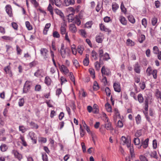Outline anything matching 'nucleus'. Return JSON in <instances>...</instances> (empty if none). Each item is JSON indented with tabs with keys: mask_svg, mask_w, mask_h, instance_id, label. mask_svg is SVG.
Wrapping results in <instances>:
<instances>
[{
	"mask_svg": "<svg viewBox=\"0 0 161 161\" xmlns=\"http://www.w3.org/2000/svg\"><path fill=\"white\" fill-rule=\"evenodd\" d=\"M25 25L28 30H31L32 29V26L31 25L29 22L26 21L25 22Z\"/></svg>",
	"mask_w": 161,
	"mask_h": 161,
	"instance_id": "a18cd8bd",
	"label": "nucleus"
},
{
	"mask_svg": "<svg viewBox=\"0 0 161 161\" xmlns=\"http://www.w3.org/2000/svg\"><path fill=\"white\" fill-rule=\"evenodd\" d=\"M12 153L14 154L15 157L20 161L22 158V155L16 150H13L12 151Z\"/></svg>",
	"mask_w": 161,
	"mask_h": 161,
	"instance_id": "423d86ee",
	"label": "nucleus"
},
{
	"mask_svg": "<svg viewBox=\"0 0 161 161\" xmlns=\"http://www.w3.org/2000/svg\"><path fill=\"white\" fill-rule=\"evenodd\" d=\"M19 130L21 131L22 133H25L27 130L25 127L23 125L19 126Z\"/></svg>",
	"mask_w": 161,
	"mask_h": 161,
	"instance_id": "c03bdc74",
	"label": "nucleus"
},
{
	"mask_svg": "<svg viewBox=\"0 0 161 161\" xmlns=\"http://www.w3.org/2000/svg\"><path fill=\"white\" fill-rule=\"evenodd\" d=\"M148 101L147 99L145 100L144 109L146 111H147L148 109Z\"/></svg>",
	"mask_w": 161,
	"mask_h": 161,
	"instance_id": "8fccbe9b",
	"label": "nucleus"
},
{
	"mask_svg": "<svg viewBox=\"0 0 161 161\" xmlns=\"http://www.w3.org/2000/svg\"><path fill=\"white\" fill-rule=\"evenodd\" d=\"M97 53L94 50H93L91 53V58L92 60H96L97 59Z\"/></svg>",
	"mask_w": 161,
	"mask_h": 161,
	"instance_id": "4be33fe9",
	"label": "nucleus"
},
{
	"mask_svg": "<svg viewBox=\"0 0 161 161\" xmlns=\"http://www.w3.org/2000/svg\"><path fill=\"white\" fill-rule=\"evenodd\" d=\"M119 20L121 23L123 25H126L127 20L125 17L123 16H120L119 17Z\"/></svg>",
	"mask_w": 161,
	"mask_h": 161,
	"instance_id": "b1692460",
	"label": "nucleus"
},
{
	"mask_svg": "<svg viewBox=\"0 0 161 161\" xmlns=\"http://www.w3.org/2000/svg\"><path fill=\"white\" fill-rule=\"evenodd\" d=\"M157 71L156 69H154L153 70L152 74L153 75V78L154 79H156L157 78Z\"/></svg>",
	"mask_w": 161,
	"mask_h": 161,
	"instance_id": "6e6d98bb",
	"label": "nucleus"
},
{
	"mask_svg": "<svg viewBox=\"0 0 161 161\" xmlns=\"http://www.w3.org/2000/svg\"><path fill=\"white\" fill-rule=\"evenodd\" d=\"M73 14H70L68 16V21L69 22H72L74 19V18L73 17Z\"/></svg>",
	"mask_w": 161,
	"mask_h": 161,
	"instance_id": "774afa93",
	"label": "nucleus"
},
{
	"mask_svg": "<svg viewBox=\"0 0 161 161\" xmlns=\"http://www.w3.org/2000/svg\"><path fill=\"white\" fill-rule=\"evenodd\" d=\"M52 80L51 78L48 76H47L45 77L44 80V83L47 86L51 85Z\"/></svg>",
	"mask_w": 161,
	"mask_h": 161,
	"instance_id": "f3484780",
	"label": "nucleus"
},
{
	"mask_svg": "<svg viewBox=\"0 0 161 161\" xmlns=\"http://www.w3.org/2000/svg\"><path fill=\"white\" fill-rule=\"evenodd\" d=\"M138 100L140 103H142L143 102L144 98L142 95L141 94H139L137 96Z\"/></svg>",
	"mask_w": 161,
	"mask_h": 161,
	"instance_id": "2f4dec72",
	"label": "nucleus"
},
{
	"mask_svg": "<svg viewBox=\"0 0 161 161\" xmlns=\"http://www.w3.org/2000/svg\"><path fill=\"white\" fill-rule=\"evenodd\" d=\"M110 59V58L109 57V54L106 53L103 54V56L101 59H103V60L107 61Z\"/></svg>",
	"mask_w": 161,
	"mask_h": 161,
	"instance_id": "c756f323",
	"label": "nucleus"
},
{
	"mask_svg": "<svg viewBox=\"0 0 161 161\" xmlns=\"http://www.w3.org/2000/svg\"><path fill=\"white\" fill-rule=\"evenodd\" d=\"M42 157L43 161H48L47 156L45 153H42Z\"/></svg>",
	"mask_w": 161,
	"mask_h": 161,
	"instance_id": "603ef678",
	"label": "nucleus"
},
{
	"mask_svg": "<svg viewBox=\"0 0 161 161\" xmlns=\"http://www.w3.org/2000/svg\"><path fill=\"white\" fill-rule=\"evenodd\" d=\"M64 44H62L60 49V53L61 56L62 58H64L69 57L70 54V50L68 48H64Z\"/></svg>",
	"mask_w": 161,
	"mask_h": 161,
	"instance_id": "f257e3e1",
	"label": "nucleus"
},
{
	"mask_svg": "<svg viewBox=\"0 0 161 161\" xmlns=\"http://www.w3.org/2000/svg\"><path fill=\"white\" fill-rule=\"evenodd\" d=\"M98 53L99 54V57L100 58V61H101V59H102L104 54L103 51L102 49H100L99 50Z\"/></svg>",
	"mask_w": 161,
	"mask_h": 161,
	"instance_id": "de8ad7c7",
	"label": "nucleus"
},
{
	"mask_svg": "<svg viewBox=\"0 0 161 161\" xmlns=\"http://www.w3.org/2000/svg\"><path fill=\"white\" fill-rule=\"evenodd\" d=\"M104 120L105 122V127L108 130L112 131L113 130V128L112 126L111 122L109 121V119L108 118L107 115L104 114H103Z\"/></svg>",
	"mask_w": 161,
	"mask_h": 161,
	"instance_id": "f03ea898",
	"label": "nucleus"
},
{
	"mask_svg": "<svg viewBox=\"0 0 161 161\" xmlns=\"http://www.w3.org/2000/svg\"><path fill=\"white\" fill-rule=\"evenodd\" d=\"M113 87L114 91L119 92L121 91V87L120 83L118 82H115L113 84Z\"/></svg>",
	"mask_w": 161,
	"mask_h": 161,
	"instance_id": "6e6552de",
	"label": "nucleus"
},
{
	"mask_svg": "<svg viewBox=\"0 0 161 161\" xmlns=\"http://www.w3.org/2000/svg\"><path fill=\"white\" fill-rule=\"evenodd\" d=\"M105 107L108 112H111L112 111L111 107L109 103H107L105 105Z\"/></svg>",
	"mask_w": 161,
	"mask_h": 161,
	"instance_id": "49530a36",
	"label": "nucleus"
},
{
	"mask_svg": "<svg viewBox=\"0 0 161 161\" xmlns=\"http://www.w3.org/2000/svg\"><path fill=\"white\" fill-rule=\"evenodd\" d=\"M105 92L107 96H109L111 94V91L109 87H107L105 89Z\"/></svg>",
	"mask_w": 161,
	"mask_h": 161,
	"instance_id": "69168bd1",
	"label": "nucleus"
},
{
	"mask_svg": "<svg viewBox=\"0 0 161 161\" xmlns=\"http://www.w3.org/2000/svg\"><path fill=\"white\" fill-rule=\"evenodd\" d=\"M89 55L86 54V58L83 61V63L84 65L87 66L89 64Z\"/></svg>",
	"mask_w": 161,
	"mask_h": 161,
	"instance_id": "a211bd4d",
	"label": "nucleus"
},
{
	"mask_svg": "<svg viewBox=\"0 0 161 161\" xmlns=\"http://www.w3.org/2000/svg\"><path fill=\"white\" fill-rule=\"evenodd\" d=\"M145 39V36L144 35H141L138 39V41L140 43H142Z\"/></svg>",
	"mask_w": 161,
	"mask_h": 161,
	"instance_id": "a19ab883",
	"label": "nucleus"
},
{
	"mask_svg": "<svg viewBox=\"0 0 161 161\" xmlns=\"http://www.w3.org/2000/svg\"><path fill=\"white\" fill-rule=\"evenodd\" d=\"M101 72L103 76V75H108L110 74L109 70L108 69H106L104 66L102 67Z\"/></svg>",
	"mask_w": 161,
	"mask_h": 161,
	"instance_id": "f8f14e48",
	"label": "nucleus"
},
{
	"mask_svg": "<svg viewBox=\"0 0 161 161\" xmlns=\"http://www.w3.org/2000/svg\"><path fill=\"white\" fill-rule=\"evenodd\" d=\"M73 64L75 66V67L77 68L79 66V63L78 61L75 59H74L73 60Z\"/></svg>",
	"mask_w": 161,
	"mask_h": 161,
	"instance_id": "0e129e2a",
	"label": "nucleus"
},
{
	"mask_svg": "<svg viewBox=\"0 0 161 161\" xmlns=\"http://www.w3.org/2000/svg\"><path fill=\"white\" fill-rule=\"evenodd\" d=\"M47 9L48 11L53 16V8L51 4L50 3H49L48 6L47 8Z\"/></svg>",
	"mask_w": 161,
	"mask_h": 161,
	"instance_id": "f704fd0d",
	"label": "nucleus"
},
{
	"mask_svg": "<svg viewBox=\"0 0 161 161\" xmlns=\"http://www.w3.org/2000/svg\"><path fill=\"white\" fill-rule=\"evenodd\" d=\"M153 53L155 54H157L160 51H159V49L157 46H154L153 47Z\"/></svg>",
	"mask_w": 161,
	"mask_h": 161,
	"instance_id": "bf43d9fd",
	"label": "nucleus"
},
{
	"mask_svg": "<svg viewBox=\"0 0 161 161\" xmlns=\"http://www.w3.org/2000/svg\"><path fill=\"white\" fill-rule=\"evenodd\" d=\"M135 119L136 124L137 125L140 124L141 122V117L140 115L138 114L137 116L135 117Z\"/></svg>",
	"mask_w": 161,
	"mask_h": 161,
	"instance_id": "cd10ccee",
	"label": "nucleus"
},
{
	"mask_svg": "<svg viewBox=\"0 0 161 161\" xmlns=\"http://www.w3.org/2000/svg\"><path fill=\"white\" fill-rule=\"evenodd\" d=\"M69 77L71 80L73 82L74 84L75 85V82L74 77L72 73L70 72L69 74Z\"/></svg>",
	"mask_w": 161,
	"mask_h": 161,
	"instance_id": "5fc2aeb1",
	"label": "nucleus"
},
{
	"mask_svg": "<svg viewBox=\"0 0 161 161\" xmlns=\"http://www.w3.org/2000/svg\"><path fill=\"white\" fill-rule=\"evenodd\" d=\"M134 143L136 145H139L140 143V140L138 138H135L134 139Z\"/></svg>",
	"mask_w": 161,
	"mask_h": 161,
	"instance_id": "864d4df0",
	"label": "nucleus"
},
{
	"mask_svg": "<svg viewBox=\"0 0 161 161\" xmlns=\"http://www.w3.org/2000/svg\"><path fill=\"white\" fill-rule=\"evenodd\" d=\"M59 68L60 71L63 72L65 74H66L69 72V70L67 67L64 65L60 66Z\"/></svg>",
	"mask_w": 161,
	"mask_h": 161,
	"instance_id": "ddd939ff",
	"label": "nucleus"
},
{
	"mask_svg": "<svg viewBox=\"0 0 161 161\" xmlns=\"http://www.w3.org/2000/svg\"><path fill=\"white\" fill-rule=\"evenodd\" d=\"M103 36L102 34H100V35L98 36H97L96 37V42L98 43H101L103 40Z\"/></svg>",
	"mask_w": 161,
	"mask_h": 161,
	"instance_id": "6ab92c4d",
	"label": "nucleus"
},
{
	"mask_svg": "<svg viewBox=\"0 0 161 161\" xmlns=\"http://www.w3.org/2000/svg\"><path fill=\"white\" fill-rule=\"evenodd\" d=\"M19 139L22 141V144L24 146H27V143L25 141V138L24 136H23L21 135H20V136L19 137Z\"/></svg>",
	"mask_w": 161,
	"mask_h": 161,
	"instance_id": "37998d69",
	"label": "nucleus"
},
{
	"mask_svg": "<svg viewBox=\"0 0 161 161\" xmlns=\"http://www.w3.org/2000/svg\"><path fill=\"white\" fill-rule=\"evenodd\" d=\"M84 49L83 47L80 45H79L78 46L77 48V51L81 55L83 51L84 50Z\"/></svg>",
	"mask_w": 161,
	"mask_h": 161,
	"instance_id": "ea45409f",
	"label": "nucleus"
},
{
	"mask_svg": "<svg viewBox=\"0 0 161 161\" xmlns=\"http://www.w3.org/2000/svg\"><path fill=\"white\" fill-rule=\"evenodd\" d=\"M24 103V100L23 98H21L19 99L18 104L19 106L22 107L23 106Z\"/></svg>",
	"mask_w": 161,
	"mask_h": 161,
	"instance_id": "4d7b16f0",
	"label": "nucleus"
},
{
	"mask_svg": "<svg viewBox=\"0 0 161 161\" xmlns=\"http://www.w3.org/2000/svg\"><path fill=\"white\" fill-rule=\"evenodd\" d=\"M92 21H90L87 22L85 25V27L87 28H89L91 27L92 25Z\"/></svg>",
	"mask_w": 161,
	"mask_h": 161,
	"instance_id": "4c0bfd02",
	"label": "nucleus"
},
{
	"mask_svg": "<svg viewBox=\"0 0 161 161\" xmlns=\"http://www.w3.org/2000/svg\"><path fill=\"white\" fill-rule=\"evenodd\" d=\"M89 72L91 75L93 79L95 78V73L93 69H89Z\"/></svg>",
	"mask_w": 161,
	"mask_h": 161,
	"instance_id": "09e8293b",
	"label": "nucleus"
},
{
	"mask_svg": "<svg viewBox=\"0 0 161 161\" xmlns=\"http://www.w3.org/2000/svg\"><path fill=\"white\" fill-rule=\"evenodd\" d=\"M57 7H60L62 5V2L60 0H53L52 3V4L53 5L54 4Z\"/></svg>",
	"mask_w": 161,
	"mask_h": 161,
	"instance_id": "412c9836",
	"label": "nucleus"
},
{
	"mask_svg": "<svg viewBox=\"0 0 161 161\" xmlns=\"http://www.w3.org/2000/svg\"><path fill=\"white\" fill-rule=\"evenodd\" d=\"M29 135L31 139L32 140V142L35 144L36 143L37 137L36 136L35 133L33 132H30L29 133Z\"/></svg>",
	"mask_w": 161,
	"mask_h": 161,
	"instance_id": "9d476101",
	"label": "nucleus"
},
{
	"mask_svg": "<svg viewBox=\"0 0 161 161\" xmlns=\"http://www.w3.org/2000/svg\"><path fill=\"white\" fill-rule=\"evenodd\" d=\"M93 112L95 114L98 113L99 110L97 108V106L96 104H94L93 107Z\"/></svg>",
	"mask_w": 161,
	"mask_h": 161,
	"instance_id": "7c9ffc66",
	"label": "nucleus"
},
{
	"mask_svg": "<svg viewBox=\"0 0 161 161\" xmlns=\"http://www.w3.org/2000/svg\"><path fill=\"white\" fill-rule=\"evenodd\" d=\"M149 140V139L147 138L144 141H142L141 145L145 149L148 147Z\"/></svg>",
	"mask_w": 161,
	"mask_h": 161,
	"instance_id": "dca6fc26",
	"label": "nucleus"
},
{
	"mask_svg": "<svg viewBox=\"0 0 161 161\" xmlns=\"http://www.w3.org/2000/svg\"><path fill=\"white\" fill-rule=\"evenodd\" d=\"M121 142L123 145H126L128 148L132 146L130 140L123 136L121 137Z\"/></svg>",
	"mask_w": 161,
	"mask_h": 161,
	"instance_id": "20e7f679",
	"label": "nucleus"
},
{
	"mask_svg": "<svg viewBox=\"0 0 161 161\" xmlns=\"http://www.w3.org/2000/svg\"><path fill=\"white\" fill-rule=\"evenodd\" d=\"M5 8L6 11L9 17H12L13 16V14L12 13V9L10 5H7L6 6Z\"/></svg>",
	"mask_w": 161,
	"mask_h": 161,
	"instance_id": "9b49d317",
	"label": "nucleus"
},
{
	"mask_svg": "<svg viewBox=\"0 0 161 161\" xmlns=\"http://www.w3.org/2000/svg\"><path fill=\"white\" fill-rule=\"evenodd\" d=\"M30 125L33 129H37L38 128V125L35 123L31 122L30 123Z\"/></svg>",
	"mask_w": 161,
	"mask_h": 161,
	"instance_id": "79ce46f5",
	"label": "nucleus"
},
{
	"mask_svg": "<svg viewBox=\"0 0 161 161\" xmlns=\"http://www.w3.org/2000/svg\"><path fill=\"white\" fill-rule=\"evenodd\" d=\"M102 7V4L101 5L100 3L98 2L97 6L96 8V10L97 12H99L101 8Z\"/></svg>",
	"mask_w": 161,
	"mask_h": 161,
	"instance_id": "3c124183",
	"label": "nucleus"
},
{
	"mask_svg": "<svg viewBox=\"0 0 161 161\" xmlns=\"http://www.w3.org/2000/svg\"><path fill=\"white\" fill-rule=\"evenodd\" d=\"M157 19L154 17L152 19V24L153 25H155L157 22Z\"/></svg>",
	"mask_w": 161,
	"mask_h": 161,
	"instance_id": "e2e57ef3",
	"label": "nucleus"
},
{
	"mask_svg": "<svg viewBox=\"0 0 161 161\" xmlns=\"http://www.w3.org/2000/svg\"><path fill=\"white\" fill-rule=\"evenodd\" d=\"M41 56L45 60H47L49 57L48 50L45 48H41L40 50Z\"/></svg>",
	"mask_w": 161,
	"mask_h": 161,
	"instance_id": "7ed1b4c3",
	"label": "nucleus"
},
{
	"mask_svg": "<svg viewBox=\"0 0 161 161\" xmlns=\"http://www.w3.org/2000/svg\"><path fill=\"white\" fill-rule=\"evenodd\" d=\"M93 87L94 89L96 90H97L99 89L98 84L96 81L94 82Z\"/></svg>",
	"mask_w": 161,
	"mask_h": 161,
	"instance_id": "052dcab7",
	"label": "nucleus"
},
{
	"mask_svg": "<svg viewBox=\"0 0 161 161\" xmlns=\"http://www.w3.org/2000/svg\"><path fill=\"white\" fill-rule=\"evenodd\" d=\"M75 0H64V4L65 6L67 7L70 5H73L75 4Z\"/></svg>",
	"mask_w": 161,
	"mask_h": 161,
	"instance_id": "0eeeda50",
	"label": "nucleus"
},
{
	"mask_svg": "<svg viewBox=\"0 0 161 161\" xmlns=\"http://www.w3.org/2000/svg\"><path fill=\"white\" fill-rule=\"evenodd\" d=\"M112 9L113 12H115L119 8L118 4L115 2L113 3L112 5Z\"/></svg>",
	"mask_w": 161,
	"mask_h": 161,
	"instance_id": "a878e982",
	"label": "nucleus"
},
{
	"mask_svg": "<svg viewBox=\"0 0 161 161\" xmlns=\"http://www.w3.org/2000/svg\"><path fill=\"white\" fill-rule=\"evenodd\" d=\"M129 149L131 158H134L135 157V154L133 145H132L131 146L129 147Z\"/></svg>",
	"mask_w": 161,
	"mask_h": 161,
	"instance_id": "aec40b11",
	"label": "nucleus"
},
{
	"mask_svg": "<svg viewBox=\"0 0 161 161\" xmlns=\"http://www.w3.org/2000/svg\"><path fill=\"white\" fill-rule=\"evenodd\" d=\"M99 62H98V61H97L94 63L95 67V68L97 70H98L100 68V65L102 64H103V62L101 60H99Z\"/></svg>",
	"mask_w": 161,
	"mask_h": 161,
	"instance_id": "5701e85b",
	"label": "nucleus"
},
{
	"mask_svg": "<svg viewBox=\"0 0 161 161\" xmlns=\"http://www.w3.org/2000/svg\"><path fill=\"white\" fill-rule=\"evenodd\" d=\"M16 50L17 53L18 55H20L21 54L22 50L18 45L16 46Z\"/></svg>",
	"mask_w": 161,
	"mask_h": 161,
	"instance_id": "338daca9",
	"label": "nucleus"
},
{
	"mask_svg": "<svg viewBox=\"0 0 161 161\" xmlns=\"http://www.w3.org/2000/svg\"><path fill=\"white\" fill-rule=\"evenodd\" d=\"M1 150L3 152L6 151L8 148L7 146L5 144H2L0 146Z\"/></svg>",
	"mask_w": 161,
	"mask_h": 161,
	"instance_id": "c85d7f7f",
	"label": "nucleus"
},
{
	"mask_svg": "<svg viewBox=\"0 0 161 161\" xmlns=\"http://www.w3.org/2000/svg\"><path fill=\"white\" fill-rule=\"evenodd\" d=\"M126 43L127 45L129 46H133L135 45L134 42L129 39L127 40Z\"/></svg>",
	"mask_w": 161,
	"mask_h": 161,
	"instance_id": "58836bf2",
	"label": "nucleus"
},
{
	"mask_svg": "<svg viewBox=\"0 0 161 161\" xmlns=\"http://www.w3.org/2000/svg\"><path fill=\"white\" fill-rule=\"evenodd\" d=\"M150 155L152 158H153L156 159L158 158L157 153L155 151L151 152V153H150Z\"/></svg>",
	"mask_w": 161,
	"mask_h": 161,
	"instance_id": "72a5a7b5",
	"label": "nucleus"
},
{
	"mask_svg": "<svg viewBox=\"0 0 161 161\" xmlns=\"http://www.w3.org/2000/svg\"><path fill=\"white\" fill-rule=\"evenodd\" d=\"M120 9L121 11L124 14H125L126 13V9L125 7L123 2H122L120 5Z\"/></svg>",
	"mask_w": 161,
	"mask_h": 161,
	"instance_id": "e433bc0d",
	"label": "nucleus"
},
{
	"mask_svg": "<svg viewBox=\"0 0 161 161\" xmlns=\"http://www.w3.org/2000/svg\"><path fill=\"white\" fill-rule=\"evenodd\" d=\"M44 74V73L43 69H38L34 73V75L37 77H43Z\"/></svg>",
	"mask_w": 161,
	"mask_h": 161,
	"instance_id": "1a4fd4ad",
	"label": "nucleus"
},
{
	"mask_svg": "<svg viewBox=\"0 0 161 161\" xmlns=\"http://www.w3.org/2000/svg\"><path fill=\"white\" fill-rule=\"evenodd\" d=\"M30 82L27 81L25 82L23 87V92L24 93H26L30 89L31 85Z\"/></svg>",
	"mask_w": 161,
	"mask_h": 161,
	"instance_id": "39448f33",
	"label": "nucleus"
},
{
	"mask_svg": "<svg viewBox=\"0 0 161 161\" xmlns=\"http://www.w3.org/2000/svg\"><path fill=\"white\" fill-rule=\"evenodd\" d=\"M139 158L141 161H148L146 157L143 155H140Z\"/></svg>",
	"mask_w": 161,
	"mask_h": 161,
	"instance_id": "13d9d810",
	"label": "nucleus"
},
{
	"mask_svg": "<svg viewBox=\"0 0 161 161\" xmlns=\"http://www.w3.org/2000/svg\"><path fill=\"white\" fill-rule=\"evenodd\" d=\"M128 19L129 21L131 23L134 24L135 22V19L132 15H129L128 16Z\"/></svg>",
	"mask_w": 161,
	"mask_h": 161,
	"instance_id": "473e14b6",
	"label": "nucleus"
},
{
	"mask_svg": "<svg viewBox=\"0 0 161 161\" xmlns=\"http://www.w3.org/2000/svg\"><path fill=\"white\" fill-rule=\"evenodd\" d=\"M142 23L145 27H146L147 25V20L145 18H144L142 20Z\"/></svg>",
	"mask_w": 161,
	"mask_h": 161,
	"instance_id": "680f3d73",
	"label": "nucleus"
},
{
	"mask_svg": "<svg viewBox=\"0 0 161 161\" xmlns=\"http://www.w3.org/2000/svg\"><path fill=\"white\" fill-rule=\"evenodd\" d=\"M152 69L151 67H148L146 70V73L147 76H149L152 75Z\"/></svg>",
	"mask_w": 161,
	"mask_h": 161,
	"instance_id": "c9c22d12",
	"label": "nucleus"
},
{
	"mask_svg": "<svg viewBox=\"0 0 161 161\" xmlns=\"http://www.w3.org/2000/svg\"><path fill=\"white\" fill-rule=\"evenodd\" d=\"M4 70L6 74H8L10 75H12L11 67L10 65L5 67L4 68Z\"/></svg>",
	"mask_w": 161,
	"mask_h": 161,
	"instance_id": "4468645a",
	"label": "nucleus"
},
{
	"mask_svg": "<svg viewBox=\"0 0 161 161\" xmlns=\"http://www.w3.org/2000/svg\"><path fill=\"white\" fill-rule=\"evenodd\" d=\"M140 66L139 64L138 63H136L134 66V70L138 74L140 73L141 69H140Z\"/></svg>",
	"mask_w": 161,
	"mask_h": 161,
	"instance_id": "2eb2a0df",
	"label": "nucleus"
},
{
	"mask_svg": "<svg viewBox=\"0 0 161 161\" xmlns=\"http://www.w3.org/2000/svg\"><path fill=\"white\" fill-rule=\"evenodd\" d=\"M80 18V17L79 16H76L74 19V20L75 23L78 25H80L81 24V21Z\"/></svg>",
	"mask_w": 161,
	"mask_h": 161,
	"instance_id": "bb28decb",
	"label": "nucleus"
},
{
	"mask_svg": "<svg viewBox=\"0 0 161 161\" xmlns=\"http://www.w3.org/2000/svg\"><path fill=\"white\" fill-rule=\"evenodd\" d=\"M54 11L55 13L58 15H59L62 19H64V14L61 11L58 9H55Z\"/></svg>",
	"mask_w": 161,
	"mask_h": 161,
	"instance_id": "393cba45",
	"label": "nucleus"
}]
</instances>
